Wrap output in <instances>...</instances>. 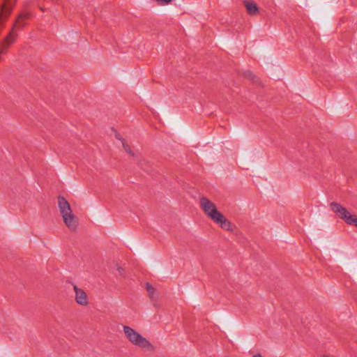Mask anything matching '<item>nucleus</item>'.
Segmentation results:
<instances>
[{
	"mask_svg": "<svg viewBox=\"0 0 357 357\" xmlns=\"http://www.w3.org/2000/svg\"><path fill=\"white\" fill-rule=\"evenodd\" d=\"M213 222L227 231H232L233 227L231 223L222 214L220 213Z\"/></svg>",
	"mask_w": 357,
	"mask_h": 357,
	"instance_id": "obj_6",
	"label": "nucleus"
},
{
	"mask_svg": "<svg viewBox=\"0 0 357 357\" xmlns=\"http://www.w3.org/2000/svg\"><path fill=\"white\" fill-rule=\"evenodd\" d=\"M73 289L75 293V300L76 303L82 306H86L89 304V298L84 290L73 284Z\"/></svg>",
	"mask_w": 357,
	"mask_h": 357,
	"instance_id": "obj_5",
	"label": "nucleus"
},
{
	"mask_svg": "<svg viewBox=\"0 0 357 357\" xmlns=\"http://www.w3.org/2000/svg\"><path fill=\"white\" fill-rule=\"evenodd\" d=\"M243 76L249 79L255 80L256 78V76L250 71V70H246L243 73Z\"/></svg>",
	"mask_w": 357,
	"mask_h": 357,
	"instance_id": "obj_10",
	"label": "nucleus"
},
{
	"mask_svg": "<svg viewBox=\"0 0 357 357\" xmlns=\"http://www.w3.org/2000/svg\"><path fill=\"white\" fill-rule=\"evenodd\" d=\"M115 137L116 139L121 141V142H122V140H126L124 138L121 137L119 133H116Z\"/></svg>",
	"mask_w": 357,
	"mask_h": 357,
	"instance_id": "obj_12",
	"label": "nucleus"
},
{
	"mask_svg": "<svg viewBox=\"0 0 357 357\" xmlns=\"http://www.w3.org/2000/svg\"><path fill=\"white\" fill-rule=\"evenodd\" d=\"M199 204L204 213L213 221L221 213L218 211L215 204L206 197L200 198Z\"/></svg>",
	"mask_w": 357,
	"mask_h": 357,
	"instance_id": "obj_4",
	"label": "nucleus"
},
{
	"mask_svg": "<svg viewBox=\"0 0 357 357\" xmlns=\"http://www.w3.org/2000/svg\"><path fill=\"white\" fill-rule=\"evenodd\" d=\"M146 289L148 292L149 296L153 298L155 292V289L149 283L146 284Z\"/></svg>",
	"mask_w": 357,
	"mask_h": 357,
	"instance_id": "obj_9",
	"label": "nucleus"
},
{
	"mask_svg": "<svg viewBox=\"0 0 357 357\" xmlns=\"http://www.w3.org/2000/svg\"><path fill=\"white\" fill-rule=\"evenodd\" d=\"M322 357H328V356H323Z\"/></svg>",
	"mask_w": 357,
	"mask_h": 357,
	"instance_id": "obj_16",
	"label": "nucleus"
},
{
	"mask_svg": "<svg viewBox=\"0 0 357 357\" xmlns=\"http://www.w3.org/2000/svg\"><path fill=\"white\" fill-rule=\"evenodd\" d=\"M117 271H119V274L121 275H124V270L121 267L118 266L117 267Z\"/></svg>",
	"mask_w": 357,
	"mask_h": 357,
	"instance_id": "obj_13",
	"label": "nucleus"
},
{
	"mask_svg": "<svg viewBox=\"0 0 357 357\" xmlns=\"http://www.w3.org/2000/svg\"><path fill=\"white\" fill-rule=\"evenodd\" d=\"M122 146L127 153H128L137 161L140 162L142 158L140 154L135 153L133 151H132L130 146L127 144L126 140H122Z\"/></svg>",
	"mask_w": 357,
	"mask_h": 357,
	"instance_id": "obj_8",
	"label": "nucleus"
},
{
	"mask_svg": "<svg viewBox=\"0 0 357 357\" xmlns=\"http://www.w3.org/2000/svg\"><path fill=\"white\" fill-rule=\"evenodd\" d=\"M58 207L66 227L70 231H75L78 226V218L73 214L70 205L65 197H58Z\"/></svg>",
	"mask_w": 357,
	"mask_h": 357,
	"instance_id": "obj_1",
	"label": "nucleus"
},
{
	"mask_svg": "<svg viewBox=\"0 0 357 357\" xmlns=\"http://www.w3.org/2000/svg\"><path fill=\"white\" fill-rule=\"evenodd\" d=\"M123 333L128 340L135 347L146 351H153L154 346L136 330L128 326H123Z\"/></svg>",
	"mask_w": 357,
	"mask_h": 357,
	"instance_id": "obj_2",
	"label": "nucleus"
},
{
	"mask_svg": "<svg viewBox=\"0 0 357 357\" xmlns=\"http://www.w3.org/2000/svg\"><path fill=\"white\" fill-rule=\"evenodd\" d=\"M254 357H262V356L259 354H257L255 355Z\"/></svg>",
	"mask_w": 357,
	"mask_h": 357,
	"instance_id": "obj_14",
	"label": "nucleus"
},
{
	"mask_svg": "<svg viewBox=\"0 0 357 357\" xmlns=\"http://www.w3.org/2000/svg\"><path fill=\"white\" fill-rule=\"evenodd\" d=\"M331 209L335 213L339 215V217L344 220V222L349 225H354L356 223L357 217L351 215L346 208L341 206L337 202H331L330 204Z\"/></svg>",
	"mask_w": 357,
	"mask_h": 357,
	"instance_id": "obj_3",
	"label": "nucleus"
},
{
	"mask_svg": "<svg viewBox=\"0 0 357 357\" xmlns=\"http://www.w3.org/2000/svg\"><path fill=\"white\" fill-rule=\"evenodd\" d=\"M159 5L167 4L172 1V0H155Z\"/></svg>",
	"mask_w": 357,
	"mask_h": 357,
	"instance_id": "obj_11",
	"label": "nucleus"
},
{
	"mask_svg": "<svg viewBox=\"0 0 357 357\" xmlns=\"http://www.w3.org/2000/svg\"><path fill=\"white\" fill-rule=\"evenodd\" d=\"M354 226L357 227V218H356V224H354Z\"/></svg>",
	"mask_w": 357,
	"mask_h": 357,
	"instance_id": "obj_15",
	"label": "nucleus"
},
{
	"mask_svg": "<svg viewBox=\"0 0 357 357\" xmlns=\"http://www.w3.org/2000/svg\"><path fill=\"white\" fill-rule=\"evenodd\" d=\"M243 3L250 15H255L258 13L259 9L256 3L250 0H245Z\"/></svg>",
	"mask_w": 357,
	"mask_h": 357,
	"instance_id": "obj_7",
	"label": "nucleus"
}]
</instances>
